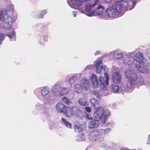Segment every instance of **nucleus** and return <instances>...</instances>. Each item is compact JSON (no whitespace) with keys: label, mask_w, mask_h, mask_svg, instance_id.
Masks as SVG:
<instances>
[{"label":"nucleus","mask_w":150,"mask_h":150,"mask_svg":"<svg viewBox=\"0 0 150 150\" xmlns=\"http://www.w3.org/2000/svg\"><path fill=\"white\" fill-rule=\"evenodd\" d=\"M71 94L73 96V97H72L71 98H70L71 99H73L74 97V93H71Z\"/></svg>","instance_id":"obj_39"},{"label":"nucleus","mask_w":150,"mask_h":150,"mask_svg":"<svg viewBox=\"0 0 150 150\" xmlns=\"http://www.w3.org/2000/svg\"><path fill=\"white\" fill-rule=\"evenodd\" d=\"M122 56L121 52L118 51H116L114 54V57L117 59L120 58Z\"/></svg>","instance_id":"obj_25"},{"label":"nucleus","mask_w":150,"mask_h":150,"mask_svg":"<svg viewBox=\"0 0 150 150\" xmlns=\"http://www.w3.org/2000/svg\"><path fill=\"white\" fill-rule=\"evenodd\" d=\"M100 124L99 121L98 120H93L91 121L88 124L89 128H93L98 127Z\"/></svg>","instance_id":"obj_12"},{"label":"nucleus","mask_w":150,"mask_h":150,"mask_svg":"<svg viewBox=\"0 0 150 150\" xmlns=\"http://www.w3.org/2000/svg\"><path fill=\"white\" fill-rule=\"evenodd\" d=\"M69 90L66 88H63L61 90V94L59 92H58V93H56L57 95L61 96V95H66L67 94L69 93Z\"/></svg>","instance_id":"obj_18"},{"label":"nucleus","mask_w":150,"mask_h":150,"mask_svg":"<svg viewBox=\"0 0 150 150\" xmlns=\"http://www.w3.org/2000/svg\"><path fill=\"white\" fill-rule=\"evenodd\" d=\"M106 13L109 17L111 18L117 17L119 16L113 7H110L108 8Z\"/></svg>","instance_id":"obj_6"},{"label":"nucleus","mask_w":150,"mask_h":150,"mask_svg":"<svg viewBox=\"0 0 150 150\" xmlns=\"http://www.w3.org/2000/svg\"><path fill=\"white\" fill-rule=\"evenodd\" d=\"M83 88L86 91H87L90 87L89 81L86 78H83L81 81V85Z\"/></svg>","instance_id":"obj_10"},{"label":"nucleus","mask_w":150,"mask_h":150,"mask_svg":"<svg viewBox=\"0 0 150 150\" xmlns=\"http://www.w3.org/2000/svg\"><path fill=\"white\" fill-rule=\"evenodd\" d=\"M89 101L92 107L96 109L93 114L94 117L96 119L98 118L102 123H105L107 119V116L110 114V111L109 110H106L104 111V109L103 107H99V102L96 99L91 98Z\"/></svg>","instance_id":"obj_2"},{"label":"nucleus","mask_w":150,"mask_h":150,"mask_svg":"<svg viewBox=\"0 0 150 150\" xmlns=\"http://www.w3.org/2000/svg\"><path fill=\"white\" fill-rule=\"evenodd\" d=\"M112 90L115 93H117L119 90V87L118 85L114 83L111 86Z\"/></svg>","instance_id":"obj_22"},{"label":"nucleus","mask_w":150,"mask_h":150,"mask_svg":"<svg viewBox=\"0 0 150 150\" xmlns=\"http://www.w3.org/2000/svg\"><path fill=\"white\" fill-rule=\"evenodd\" d=\"M61 119L67 127L70 128H72V125L65 118L62 117Z\"/></svg>","instance_id":"obj_20"},{"label":"nucleus","mask_w":150,"mask_h":150,"mask_svg":"<svg viewBox=\"0 0 150 150\" xmlns=\"http://www.w3.org/2000/svg\"><path fill=\"white\" fill-rule=\"evenodd\" d=\"M105 83H100V88L102 90L105 91L106 90V88L105 86Z\"/></svg>","instance_id":"obj_31"},{"label":"nucleus","mask_w":150,"mask_h":150,"mask_svg":"<svg viewBox=\"0 0 150 150\" xmlns=\"http://www.w3.org/2000/svg\"><path fill=\"white\" fill-rule=\"evenodd\" d=\"M112 79L115 83H120L121 81V75L120 73L117 72H115L112 74Z\"/></svg>","instance_id":"obj_9"},{"label":"nucleus","mask_w":150,"mask_h":150,"mask_svg":"<svg viewBox=\"0 0 150 150\" xmlns=\"http://www.w3.org/2000/svg\"><path fill=\"white\" fill-rule=\"evenodd\" d=\"M111 131V129L110 128H108L104 130L103 133L104 134H107L109 133Z\"/></svg>","instance_id":"obj_34"},{"label":"nucleus","mask_w":150,"mask_h":150,"mask_svg":"<svg viewBox=\"0 0 150 150\" xmlns=\"http://www.w3.org/2000/svg\"><path fill=\"white\" fill-rule=\"evenodd\" d=\"M105 7L100 4H99L97 7V8L96 9V12L98 15H101L103 13V10Z\"/></svg>","instance_id":"obj_15"},{"label":"nucleus","mask_w":150,"mask_h":150,"mask_svg":"<svg viewBox=\"0 0 150 150\" xmlns=\"http://www.w3.org/2000/svg\"><path fill=\"white\" fill-rule=\"evenodd\" d=\"M146 144H150V134L149 135L147 139V141L146 142Z\"/></svg>","instance_id":"obj_36"},{"label":"nucleus","mask_w":150,"mask_h":150,"mask_svg":"<svg viewBox=\"0 0 150 150\" xmlns=\"http://www.w3.org/2000/svg\"><path fill=\"white\" fill-rule=\"evenodd\" d=\"M74 91L78 93H81L82 92L83 88L82 86L79 84L75 85L74 87Z\"/></svg>","instance_id":"obj_16"},{"label":"nucleus","mask_w":150,"mask_h":150,"mask_svg":"<svg viewBox=\"0 0 150 150\" xmlns=\"http://www.w3.org/2000/svg\"><path fill=\"white\" fill-rule=\"evenodd\" d=\"M120 150H127V149H121Z\"/></svg>","instance_id":"obj_42"},{"label":"nucleus","mask_w":150,"mask_h":150,"mask_svg":"<svg viewBox=\"0 0 150 150\" xmlns=\"http://www.w3.org/2000/svg\"><path fill=\"white\" fill-rule=\"evenodd\" d=\"M93 6L92 4H88L86 5L85 8V11L86 15L88 16H95L94 11L93 9Z\"/></svg>","instance_id":"obj_8"},{"label":"nucleus","mask_w":150,"mask_h":150,"mask_svg":"<svg viewBox=\"0 0 150 150\" xmlns=\"http://www.w3.org/2000/svg\"><path fill=\"white\" fill-rule=\"evenodd\" d=\"M139 82L141 84L144 83V81L143 79L142 78H140L139 79Z\"/></svg>","instance_id":"obj_37"},{"label":"nucleus","mask_w":150,"mask_h":150,"mask_svg":"<svg viewBox=\"0 0 150 150\" xmlns=\"http://www.w3.org/2000/svg\"><path fill=\"white\" fill-rule=\"evenodd\" d=\"M76 16V14H75V13H74V17H75Z\"/></svg>","instance_id":"obj_41"},{"label":"nucleus","mask_w":150,"mask_h":150,"mask_svg":"<svg viewBox=\"0 0 150 150\" xmlns=\"http://www.w3.org/2000/svg\"><path fill=\"white\" fill-rule=\"evenodd\" d=\"M93 94L98 98L100 99L101 97V96L99 94V92L98 91L94 90L93 91Z\"/></svg>","instance_id":"obj_27"},{"label":"nucleus","mask_w":150,"mask_h":150,"mask_svg":"<svg viewBox=\"0 0 150 150\" xmlns=\"http://www.w3.org/2000/svg\"><path fill=\"white\" fill-rule=\"evenodd\" d=\"M99 2V0H95L94 3L93 4H92V6L94 7L96 4H98Z\"/></svg>","instance_id":"obj_38"},{"label":"nucleus","mask_w":150,"mask_h":150,"mask_svg":"<svg viewBox=\"0 0 150 150\" xmlns=\"http://www.w3.org/2000/svg\"><path fill=\"white\" fill-rule=\"evenodd\" d=\"M102 63V61L101 60L98 61L96 62L95 66L96 67V73L97 74L100 73L101 72V69L103 68V66L100 65Z\"/></svg>","instance_id":"obj_14"},{"label":"nucleus","mask_w":150,"mask_h":150,"mask_svg":"<svg viewBox=\"0 0 150 150\" xmlns=\"http://www.w3.org/2000/svg\"><path fill=\"white\" fill-rule=\"evenodd\" d=\"M47 13V11L46 10H45L42 11H41L40 13L39 14L38 18H43L44 15Z\"/></svg>","instance_id":"obj_29"},{"label":"nucleus","mask_w":150,"mask_h":150,"mask_svg":"<svg viewBox=\"0 0 150 150\" xmlns=\"http://www.w3.org/2000/svg\"><path fill=\"white\" fill-rule=\"evenodd\" d=\"M85 110L86 111L88 112H90L91 111V108L89 107H85Z\"/></svg>","instance_id":"obj_35"},{"label":"nucleus","mask_w":150,"mask_h":150,"mask_svg":"<svg viewBox=\"0 0 150 150\" xmlns=\"http://www.w3.org/2000/svg\"><path fill=\"white\" fill-rule=\"evenodd\" d=\"M125 74L127 78L130 81H136L137 79L138 76L137 74L131 70H126Z\"/></svg>","instance_id":"obj_5"},{"label":"nucleus","mask_w":150,"mask_h":150,"mask_svg":"<svg viewBox=\"0 0 150 150\" xmlns=\"http://www.w3.org/2000/svg\"><path fill=\"white\" fill-rule=\"evenodd\" d=\"M85 117L86 119L89 120H92L93 118L92 117L91 115H89L87 113H86Z\"/></svg>","instance_id":"obj_33"},{"label":"nucleus","mask_w":150,"mask_h":150,"mask_svg":"<svg viewBox=\"0 0 150 150\" xmlns=\"http://www.w3.org/2000/svg\"><path fill=\"white\" fill-rule=\"evenodd\" d=\"M62 101L64 103L69 105L72 103L69 100V98H68L66 97H64L62 99Z\"/></svg>","instance_id":"obj_24"},{"label":"nucleus","mask_w":150,"mask_h":150,"mask_svg":"<svg viewBox=\"0 0 150 150\" xmlns=\"http://www.w3.org/2000/svg\"><path fill=\"white\" fill-rule=\"evenodd\" d=\"M131 81L127 82L126 83V87L127 88H131L133 86L132 84L131 83Z\"/></svg>","instance_id":"obj_30"},{"label":"nucleus","mask_w":150,"mask_h":150,"mask_svg":"<svg viewBox=\"0 0 150 150\" xmlns=\"http://www.w3.org/2000/svg\"><path fill=\"white\" fill-rule=\"evenodd\" d=\"M80 112L79 108L77 106L69 107L66 105L63 113L67 117H70L72 116L77 115Z\"/></svg>","instance_id":"obj_3"},{"label":"nucleus","mask_w":150,"mask_h":150,"mask_svg":"<svg viewBox=\"0 0 150 150\" xmlns=\"http://www.w3.org/2000/svg\"><path fill=\"white\" fill-rule=\"evenodd\" d=\"M129 6V4L128 2L120 1H116L115 3L114 6L113 7L119 15L122 11L123 7L128 8Z\"/></svg>","instance_id":"obj_4"},{"label":"nucleus","mask_w":150,"mask_h":150,"mask_svg":"<svg viewBox=\"0 0 150 150\" xmlns=\"http://www.w3.org/2000/svg\"><path fill=\"white\" fill-rule=\"evenodd\" d=\"M66 106L62 102L58 103L56 105V109L58 112L63 113Z\"/></svg>","instance_id":"obj_11"},{"label":"nucleus","mask_w":150,"mask_h":150,"mask_svg":"<svg viewBox=\"0 0 150 150\" xmlns=\"http://www.w3.org/2000/svg\"><path fill=\"white\" fill-rule=\"evenodd\" d=\"M49 92L48 89L47 87L43 88L41 91V95L43 96H45Z\"/></svg>","instance_id":"obj_21"},{"label":"nucleus","mask_w":150,"mask_h":150,"mask_svg":"<svg viewBox=\"0 0 150 150\" xmlns=\"http://www.w3.org/2000/svg\"><path fill=\"white\" fill-rule=\"evenodd\" d=\"M143 59V54L141 52H138L135 55L134 58L131 56H127L122 62L126 66H129L133 65L135 60V66L137 70L141 72L146 73H147L148 68L144 65Z\"/></svg>","instance_id":"obj_1"},{"label":"nucleus","mask_w":150,"mask_h":150,"mask_svg":"<svg viewBox=\"0 0 150 150\" xmlns=\"http://www.w3.org/2000/svg\"><path fill=\"white\" fill-rule=\"evenodd\" d=\"M108 3H110V0H108L107 1L105 0Z\"/></svg>","instance_id":"obj_40"},{"label":"nucleus","mask_w":150,"mask_h":150,"mask_svg":"<svg viewBox=\"0 0 150 150\" xmlns=\"http://www.w3.org/2000/svg\"><path fill=\"white\" fill-rule=\"evenodd\" d=\"M131 9H132V8H130V10H131Z\"/></svg>","instance_id":"obj_45"},{"label":"nucleus","mask_w":150,"mask_h":150,"mask_svg":"<svg viewBox=\"0 0 150 150\" xmlns=\"http://www.w3.org/2000/svg\"><path fill=\"white\" fill-rule=\"evenodd\" d=\"M98 134H95L90 137V139L92 142H95L99 139V137Z\"/></svg>","instance_id":"obj_26"},{"label":"nucleus","mask_w":150,"mask_h":150,"mask_svg":"<svg viewBox=\"0 0 150 150\" xmlns=\"http://www.w3.org/2000/svg\"><path fill=\"white\" fill-rule=\"evenodd\" d=\"M105 75L106 77L105 81L104 77H99L98 79L100 81V84L105 83L106 85H108L109 81L108 75L106 72H105Z\"/></svg>","instance_id":"obj_13"},{"label":"nucleus","mask_w":150,"mask_h":150,"mask_svg":"<svg viewBox=\"0 0 150 150\" xmlns=\"http://www.w3.org/2000/svg\"><path fill=\"white\" fill-rule=\"evenodd\" d=\"M74 128L76 132H79V130L81 129V127L79 126L75 125L74 126Z\"/></svg>","instance_id":"obj_32"},{"label":"nucleus","mask_w":150,"mask_h":150,"mask_svg":"<svg viewBox=\"0 0 150 150\" xmlns=\"http://www.w3.org/2000/svg\"><path fill=\"white\" fill-rule=\"evenodd\" d=\"M5 39L4 34L2 33H0V45H1L3 41Z\"/></svg>","instance_id":"obj_28"},{"label":"nucleus","mask_w":150,"mask_h":150,"mask_svg":"<svg viewBox=\"0 0 150 150\" xmlns=\"http://www.w3.org/2000/svg\"><path fill=\"white\" fill-rule=\"evenodd\" d=\"M90 81L92 86L94 88H96L98 87L99 83L97 76L95 74H92L90 78Z\"/></svg>","instance_id":"obj_7"},{"label":"nucleus","mask_w":150,"mask_h":150,"mask_svg":"<svg viewBox=\"0 0 150 150\" xmlns=\"http://www.w3.org/2000/svg\"><path fill=\"white\" fill-rule=\"evenodd\" d=\"M134 2L133 1V3H132V4L134 5V6L135 5V4H134Z\"/></svg>","instance_id":"obj_43"},{"label":"nucleus","mask_w":150,"mask_h":150,"mask_svg":"<svg viewBox=\"0 0 150 150\" xmlns=\"http://www.w3.org/2000/svg\"><path fill=\"white\" fill-rule=\"evenodd\" d=\"M73 79V78H70V80H71L72 79Z\"/></svg>","instance_id":"obj_44"},{"label":"nucleus","mask_w":150,"mask_h":150,"mask_svg":"<svg viewBox=\"0 0 150 150\" xmlns=\"http://www.w3.org/2000/svg\"><path fill=\"white\" fill-rule=\"evenodd\" d=\"M78 102L81 105L84 106H86L88 104V103L85 99L83 98L79 99Z\"/></svg>","instance_id":"obj_23"},{"label":"nucleus","mask_w":150,"mask_h":150,"mask_svg":"<svg viewBox=\"0 0 150 150\" xmlns=\"http://www.w3.org/2000/svg\"><path fill=\"white\" fill-rule=\"evenodd\" d=\"M7 36L10 38H13V40H15V32L14 30H12L11 32L8 33L7 34Z\"/></svg>","instance_id":"obj_19"},{"label":"nucleus","mask_w":150,"mask_h":150,"mask_svg":"<svg viewBox=\"0 0 150 150\" xmlns=\"http://www.w3.org/2000/svg\"><path fill=\"white\" fill-rule=\"evenodd\" d=\"M91 0H71L72 3L74 5H81L83 1H89Z\"/></svg>","instance_id":"obj_17"}]
</instances>
